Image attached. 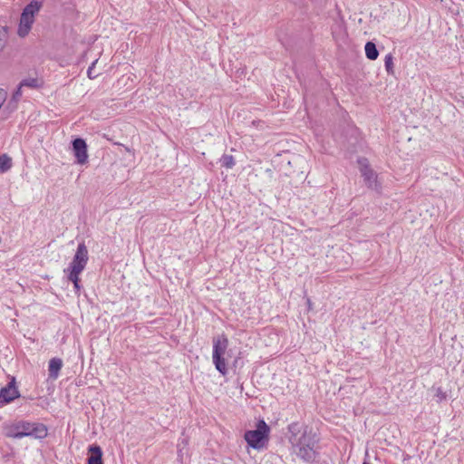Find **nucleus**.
I'll return each instance as SVG.
<instances>
[{
	"mask_svg": "<svg viewBox=\"0 0 464 464\" xmlns=\"http://www.w3.org/2000/svg\"><path fill=\"white\" fill-rule=\"evenodd\" d=\"M291 433L289 440L293 445L297 457L305 462L313 463L316 461L319 452L317 451V439L315 433L307 427L304 428L300 437H297L298 423H291L288 426Z\"/></svg>",
	"mask_w": 464,
	"mask_h": 464,
	"instance_id": "f257e3e1",
	"label": "nucleus"
},
{
	"mask_svg": "<svg viewBox=\"0 0 464 464\" xmlns=\"http://www.w3.org/2000/svg\"><path fill=\"white\" fill-rule=\"evenodd\" d=\"M6 436L14 439L24 437L44 439L47 436V428L43 423L22 421L10 429L6 432Z\"/></svg>",
	"mask_w": 464,
	"mask_h": 464,
	"instance_id": "f03ea898",
	"label": "nucleus"
},
{
	"mask_svg": "<svg viewBox=\"0 0 464 464\" xmlns=\"http://www.w3.org/2000/svg\"><path fill=\"white\" fill-rule=\"evenodd\" d=\"M43 0H32L23 10L18 25L17 34L24 38L28 35L34 22L35 14L41 10Z\"/></svg>",
	"mask_w": 464,
	"mask_h": 464,
	"instance_id": "7ed1b4c3",
	"label": "nucleus"
},
{
	"mask_svg": "<svg viewBox=\"0 0 464 464\" xmlns=\"http://www.w3.org/2000/svg\"><path fill=\"white\" fill-rule=\"evenodd\" d=\"M228 346V339L222 334L213 338V362L216 369L223 375L227 374V368L225 362L224 355Z\"/></svg>",
	"mask_w": 464,
	"mask_h": 464,
	"instance_id": "20e7f679",
	"label": "nucleus"
},
{
	"mask_svg": "<svg viewBox=\"0 0 464 464\" xmlns=\"http://www.w3.org/2000/svg\"><path fill=\"white\" fill-rule=\"evenodd\" d=\"M269 430L270 429L265 420H260L257 422L256 429L246 431L244 438L251 448L260 450L264 447L265 442L268 440Z\"/></svg>",
	"mask_w": 464,
	"mask_h": 464,
	"instance_id": "39448f33",
	"label": "nucleus"
},
{
	"mask_svg": "<svg viewBox=\"0 0 464 464\" xmlns=\"http://www.w3.org/2000/svg\"><path fill=\"white\" fill-rule=\"evenodd\" d=\"M88 259L89 255L87 246H85L84 242H82L78 245L72 261L71 262L69 267L64 270V272L81 274L84 270Z\"/></svg>",
	"mask_w": 464,
	"mask_h": 464,
	"instance_id": "423d86ee",
	"label": "nucleus"
},
{
	"mask_svg": "<svg viewBox=\"0 0 464 464\" xmlns=\"http://www.w3.org/2000/svg\"><path fill=\"white\" fill-rule=\"evenodd\" d=\"M18 397L20 392L16 387L15 378L12 377L10 382L0 390V407L12 402Z\"/></svg>",
	"mask_w": 464,
	"mask_h": 464,
	"instance_id": "0eeeda50",
	"label": "nucleus"
},
{
	"mask_svg": "<svg viewBox=\"0 0 464 464\" xmlns=\"http://www.w3.org/2000/svg\"><path fill=\"white\" fill-rule=\"evenodd\" d=\"M72 150L76 158V162L85 164L88 160L87 144L82 138H76L72 140Z\"/></svg>",
	"mask_w": 464,
	"mask_h": 464,
	"instance_id": "6e6552de",
	"label": "nucleus"
},
{
	"mask_svg": "<svg viewBox=\"0 0 464 464\" xmlns=\"http://www.w3.org/2000/svg\"><path fill=\"white\" fill-rule=\"evenodd\" d=\"M365 159L359 160L361 165V173L364 179L365 184L371 188H377V175L376 173L366 164Z\"/></svg>",
	"mask_w": 464,
	"mask_h": 464,
	"instance_id": "1a4fd4ad",
	"label": "nucleus"
},
{
	"mask_svg": "<svg viewBox=\"0 0 464 464\" xmlns=\"http://www.w3.org/2000/svg\"><path fill=\"white\" fill-rule=\"evenodd\" d=\"M88 464H103L102 450L97 444H92L88 448Z\"/></svg>",
	"mask_w": 464,
	"mask_h": 464,
	"instance_id": "9d476101",
	"label": "nucleus"
},
{
	"mask_svg": "<svg viewBox=\"0 0 464 464\" xmlns=\"http://www.w3.org/2000/svg\"><path fill=\"white\" fill-rule=\"evenodd\" d=\"M63 367V361L60 358H53L49 362V377L55 380L59 376V372Z\"/></svg>",
	"mask_w": 464,
	"mask_h": 464,
	"instance_id": "9b49d317",
	"label": "nucleus"
},
{
	"mask_svg": "<svg viewBox=\"0 0 464 464\" xmlns=\"http://www.w3.org/2000/svg\"><path fill=\"white\" fill-rule=\"evenodd\" d=\"M365 55L369 60L374 61L379 56V51L374 43L367 42L364 47Z\"/></svg>",
	"mask_w": 464,
	"mask_h": 464,
	"instance_id": "f8f14e48",
	"label": "nucleus"
},
{
	"mask_svg": "<svg viewBox=\"0 0 464 464\" xmlns=\"http://www.w3.org/2000/svg\"><path fill=\"white\" fill-rule=\"evenodd\" d=\"M12 167V159L6 155L3 154L0 156V173H5L8 171Z\"/></svg>",
	"mask_w": 464,
	"mask_h": 464,
	"instance_id": "ddd939ff",
	"label": "nucleus"
},
{
	"mask_svg": "<svg viewBox=\"0 0 464 464\" xmlns=\"http://www.w3.org/2000/svg\"><path fill=\"white\" fill-rule=\"evenodd\" d=\"M8 41V27H0V51L4 50Z\"/></svg>",
	"mask_w": 464,
	"mask_h": 464,
	"instance_id": "4468645a",
	"label": "nucleus"
},
{
	"mask_svg": "<svg viewBox=\"0 0 464 464\" xmlns=\"http://www.w3.org/2000/svg\"><path fill=\"white\" fill-rule=\"evenodd\" d=\"M385 70L389 74L394 73L393 56L392 53H388L384 58Z\"/></svg>",
	"mask_w": 464,
	"mask_h": 464,
	"instance_id": "2eb2a0df",
	"label": "nucleus"
},
{
	"mask_svg": "<svg viewBox=\"0 0 464 464\" xmlns=\"http://www.w3.org/2000/svg\"><path fill=\"white\" fill-rule=\"evenodd\" d=\"M220 164L227 169H232L235 165V160L232 155L224 154L220 159Z\"/></svg>",
	"mask_w": 464,
	"mask_h": 464,
	"instance_id": "dca6fc26",
	"label": "nucleus"
},
{
	"mask_svg": "<svg viewBox=\"0 0 464 464\" xmlns=\"http://www.w3.org/2000/svg\"><path fill=\"white\" fill-rule=\"evenodd\" d=\"M432 390L435 392L434 397L436 398L438 403L447 399L448 394L442 390L441 387H432Z\"/></svg>",
	"mask_w": 464,
	"mask_h": 464,
	"instance_id": "f3484780",
	"label": "nucleus"
},
{
	"mask_svg": "<svg viewBox=\"0 0 464 464\" xmlns=\"http://www.w3.org/2000/svg\"><path fill=\"white\" fill-rule=\"evenodd\" d=\"M79 276H80V274H73V273H68V275H67L68 280L73 284L76 293H78L81 288Z\"/></svg>",
	"mask_w": 464,
	"mask_h": 464,
	"instance_id": "a211bd4d",
	"label": "nucleus"
},
{
	"mask_svg": "<svg viewBox=\"0 0 464 464\" xmlns=\"http://www.w3.org/2000/svg\"><path fill=\"white\" fill-rule=\"evenodd\" d=\"M19 85L22 88L24 86L31 87V88H37L38 87V80L34 79V78L24 79L19 83Z\"/></svg>",
	"mask_w": 464,
	"mask_h": 464,
	"instance_id": "6ab92c4d",
	"label": "nucleus"
},
{
	"mask_svg": "<svg viewBox=\"0 0 464 464\" xmlns=\"http://www.w3.org/2000/svg\"><path fill=\"white\" fill-rule=\"evenodd\" d=\"M97 63L98 60H95L87 70V74L90 79H95L98 76V73H94V67Z\"/></svg>",
	"mask_w": 464,
	"mask_h": 464,
	"instance_id": "aec40b11",
	"label": "nucleus"
},
{
	"mask_svg": "<svg viewBox=\"0 0 464 464\" xmlns=\"http://www.w3.org/2000/svg\"><path fill=\"white\" fill-rule=\"evenodd\" d=\"M17 104H18V102L14 101L13 99H10L9 102H7L5 110H7L9 112H13L14 111H15L17 109Z\"/></svg>",
	"mask_w": 464,
	"mask_h": 464,
	"instance_id": "412c9836",
	"label": "nucleus"
},
{
	"mask_svg": "<svg viewBox=\"0 0 464 464\" xmlns=\"http://www.w3.org/2000/svg\"><path fill=\"white\" fill-rule=\"evenodd\" d=\"M22 97V87L18 85L17 89L14 92L11 99L14 101L19 102Z\"/></svg>",
	"mask_w": 464,
	"mask_h": 464,
	"instance_id": "4be33fe9",
	"label": "nucleus"
},
{
	"mask_svg": "<svg viewBox=\"0 0 464 464\" xmlns=\"http://www.w3.org/2000/svg\"><path fill=\"white\" fill-rule=\"evenodd\" d=\"M306 304H307V305H308V309H309V310H310V309H312V302H311L310 298H307V300H306Z\"/></svg>",
	"mask_w": 464,
	"mask_h": 464,
	"instance_id": "5701e85b",
	"label": "nucleus"
},
{
	"mask_svg": "<svg viewBox=\"0 0 464 464\" xmlns=\"http://www.w3.org/2000/svg\"><path fill=\"white\" fill-rule=\"evenodd\" d=\"M362 464H370L369 462L364 461Z\"/></svg>",
	"mask_w": 464,
	"mask_h": 464,
	"instance_id": "b1692460",
	"label": "nucleus"
}]
</instances>
